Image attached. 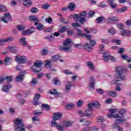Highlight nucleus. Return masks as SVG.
Wrapping results in <instances>:
<instances>
[{"label": "nucleus", "instance_id": "nucleus-1", "mask_svg": "<svg viewBox=\"0 0 131 131\" xmlns=\"http://www.w3.org/2000/svg\"><path fill=\"white\" fill-rule=\"evenodd\" d=\"M127 111L126 109L122 108L119 111V114L121 116H119L118 114H115L113 115L112 114H108L107 117L108 118H111L113 117V118H118L116 119L115 122L116 123H122L123 122H125L126 121V119H123L124 118V114H125Z\"/></svg>", "mask_w": 131, "mask_h": 131}, {"label": "nucleus", "instance_id": "nucleus-2", "mask_svg": "<svg viewBox=\"0 0 131 131\" xmlns=\"http://www.w3.org/2000/svg\"><path fill=\"white\" fill-rule=\"evenodd\" d=\"M73 42L71 39L68 38L63 42V46H59L58 48L60 51H64V52H70L72 50V45Z\"/></svg>", "mask_w": 131, "mask_h": 131}, {"label": "nucleus", "instance_id": "nucleus-3", "mask_svg": "<svg viewBox=\"0 0 131 131\" xmlns=\"http://www.w3.org/2000/svg\"><path fill=\"white\" fill-rule=\"evenodd\" d=\"M116 73L115 74V77L117 78H119L120 79H122L123 80H125V76L123 75L124 72H127V69H123L121 67H117L116 68Z\"/></svg>", "mask_w": 131, "mask_h": 131}, {"label": "nucleus", "instance_id": "nucleus-4", "mask_svg": "<svg viewBox=\"0 0 131 131\" xmlns=\"http://www.w3.org/2000/svg\"><path fill=\"white\" fill-rule=\"evenodd\" d=\"M14 128L16 131H26L23 120L17 118L14 120Z\"/></svg>", "mask_w": 131, "mask_h": 131}, {"label": "nucleus", "instance_id": "nucleus-5", "mask_svg": "<svg viewBox=\"0 0 131 131\" xmlns=\"http://www.w3.org/2000/svg\"><path fill=\"white\" fill-rule=\"evenodd\" d=\"M42 65V62L41 61H36L34 63V66L31 67L32 71L33 72H35V73H39V72H40V70H36L35 69H34V67H37V68H39L41 67V66Z\"/></svg>", "mask_w": 131, "mask_h": 131}, {"label": "nucleus", "instance_id": "nucleus-6", "mask_svg": "<svg viewBox=\"0 0 131 131\" xmlns=\"http://www.w3.org/2000/svg\"><path fill=\"white\" fill-rule=\"evenodd\" d=\"M102 54H103V60L105 62H108L109 60H111L112 62H115L116 61L115 57L109 55V52H104Z\"/></svg>", "mask_w": 131, "mask_h": 131}, {"label": "nucleus", "instance_id": "nucleus-7", "mask_svg": "<svg viewBox=\"0 0 131 131\" xmlns=\"http://www.w3.org/2000/svg\"><path fill=\"white\" fill-rule=\"evenodd\" d=\"M15 61L17 63L25 64L26 61H27V57L25 56L17 55L15 56Z\"/></svg>", "mask_w": 131, "mask_h": 131}, {"label": "nucleus", "instance_id": "nucleus-8", "mask_svg": "<svg viewBox=\"0 0 131 131\" xmlns=\"http://www.w3.org/2000/svg\"><path fill=\"white\" fill-rule=\"evenodd\" d=\"M77 113L81 116V117H83V116H86V117H91V116H93L90 110H86L84 113L81 111H78Z\"/></svg>", "mask_w": 131, "mask_h": 131}, {"label": "nucleus", "instance_id": "nucleus-9", "mask_svg": "<svg viewBox=\"0 0 131 131\" xmlns=\"http://www.w3.org/2000/svg\"><path fill=\"white\" fill-rule=\"evenodd\" d=\"M0 19L2 22H4V23L7 24L8 21H11L12 20V17H11L10 13H7L4 14V17H1Z\"/></svg>", "mask_w": 131, "mask_h": 131}, {"label": "nucleus", "instance_id": "nucleus-10", "mask_svg": "<svg viewBox=\"0 0 131 131\" xmlns=\"http://www.w3.org/2000/svg\"><path fill=\"white\" fill-rule=\"evenodd\" d=\"M86 12L82 11L79 14H75L74 15H71V17H73L74 19L76 20L77 19H80V18H84L86 17Z\"/></svg>", "mask_w": 131, "mask_h": 131}, {"label": "nucleus", "instance_id": "nucleus-11", "mask_svg": "<svg viewBox=\"0 0 131 131\" xmlns=\"http://www.w3.org/2000/svg\"><path fill=\"white\" fill-rule=\"evenodd\" d=\"M13 40H14V38L13 37H9L6 39H0V47L5 46L8 41H13Z\"/></svg>", "mask_w": 131, "mask_h": 131}, {"label": "nucleus", "instance_id": "nucleus-12", "mask_svg": "<svg viewBox=\"0 0 131 131\" xmlns=\"http://www.w3.org/2000/svg\"><path fill=\"white\" fill-rule=\"evenodd\" d=\"M26 74V71H22L20 72L19 74L16 76L15 78L16 81H23V77H24V76Z\"/></svg>", "mask_w": 131, "mask_h": 131}, {"label": "nucleus", "instance_id": "nucleus-13", "mask_svg": "<svg viewBox=\"0 0 131 131\" xmlns=\"http://www.w3.org/2000/svg\"><path fill=\"white\" fill-rule=\"evenodd\" d=\"M93 107H94V108H99L100 103H99V102H98L89 103L88 104V109H89L90 112H92V111H93Z\"/></svg>", "mask_w": 131, "mask_h": 131}, {"label": "nucleus", "instance_id": "nucleus-14", "mask_svg": "<svg viewBox=\"0 0 131 131\" xmlns=\"http://www.w3.org/2000/svg\"><path fill=\"white\" fill-rule=\"evenodd\" d=\"M95 83H96V81L95 78H94V76H92L90 78L89 80V87L90 90H92V89H94L95 88Z\"/></svg>", "mask_w": 131, "mask_h": 131}, {"label": "nucleus", "instance_id": "nucleus-15", "mask_svg": "<svg viewBox=\"0 0 131 131\" xmlns=\"http://www.w3.org/2000/svg\"><path fill=\"white\" fill-rule=\"evenodd\" d=\"M29 20L31 22H35L34 25L36 26L38 24V21L39 19L38 17H36L35 15H31L29 16Z\"/></svg>", "mask_w": 131, "mask_h": 131}, {"label": "nucleus", "instance_id": "nucleus-16", "mask_svg": "<svg viewBox=\"0 0 131 131\" xmlns=\"http://www.w3.org/2000/svg\"><path fill=\"white\" fill-rule=\"evenodd\" d=\"M35 31V28L34 27H32L31 28V29L25 30L23 31L22 34L23 35H27V34H31L33 33Z\"/></svg>", "mask_w": 131, "mask_h": 131}, {"label": "nucleus", "instance_id": "nucleus-17", "mask_svg": "<svg viewBox=\"0 0 131 131\" xmlns=\"http://www.w3.org/2000/svg\"><path fill=\"white\" fill-rule=\"evenodd\" d=\"M120 35L122 36H125V35H126V36H130L131 32L128 30H123L120 32Z\"/></svg>", "mask_w": 131, "mask_h": 131}, {"label": "nucleus", "instance_id": "nucleus-18", "mask_svg": "<svg viewBox=\"0 0 131 131\" xmlns=\"http://www.w3.org/2000/svg\"><path fill=\"white\" fill-rule=\"evenodd\" d=\"M71 86H73L72 84V82L71 81H68L67 83L66 84L65 90L66 93H69L70 92V89H71Z\"/></svg>", "mask_w": 131, "mask_h": 131}, {"label": "nucleus", "instance_id": "nucleus-19", "mask_svg": "<svg viewBox=\"0 0 131 131\" xmlns=\"http://www.w3.org/2000/svg\"><path fill=\"white\" fill-rule=\"evenodd\" d=\"M8 51H9L11 53H17L18 52V47L16 46H9Z\"/></svg>", "mask_w": 131, "mask_h": 131}, {"label": "nucleus", "instance_id": "nucleus-20", "mask_svg": "<svg viewBox=\"0 0 131 131\" xmlns=\"http://www.w3.org/2000/svg\"><path fill=\"white\" fill-rule=\"evenodd\" d=\"M118 17L116 16H111L107 18V23H111L112 22H118Z\"/></svg>", "mask_w": 131, "mask_h": 131}, {"label": "nucleus", "instance_id": "nucleus-21", "mask_svg": "<svg viewBox=\"0 0 131 131\" xmlns=\"http://www.w3.org/2000/svg\"><path fill=\"white\" fill-rule=\"evenodd\" d=\"M77 35L79 36H83V37H85L87 39H91L92 36L90 35H88L86 34H84L83 35L81 34V31L80 30L78 31Z\"/></svg>", "mask_w": 131, "mask_h": 131}, {"label": "nucleus", "instance_id": "nucleus-22", "mask_svg": "<svg viewBox=\"0 0 131 131\" xmlns=\"http://www.w3.org/2000/svg\"><path fill=\"white\" fill-rule=\"evenodd\" d=\"M61 117H62V114L60 113H55L53 116V120L54 121H56V120L60 119Z\"/></svg>", "mask_w": 131, "mask_h": 131}, {"label": "nucleus", "instance_id": "nucleus-23", "mask_svg": "<svg viewBox=\"0 0 131 131\" xmlns=\"http://www.w3.org/2000/svg\"><path fill=\"white\" fill-rule=\"evenodd\" d=\"M106 94L113 98H116V97H117V93L114 91H108L106 92Z\"/></svg>", "mask_w": 131, "mask_h": 131}, {"label": "nucleus", "instance_id": "nucleus-24", "mask_svg": "<svg viewBox=\"0 0 131 131\" xmlns=\"http://www.w3.org/2000/svg\"><path fill=\"white\" fill-rule=\"evenodd\" d=\"M115 1V0H107L108 4L112 9H115L117 6L116 4L114 3Z\"/></svg>", "mask_w": 131, "mask_h": 131}, {"label": "nucleus", "instance_id": "nucleus-25", "mask_svg": "<svg viewBox=\"0 0 131 131\" xmlns=\"http://www.w3.org/2000/svg\"><path fill=\"white\" fill-rule=\"evenodd\" d=\"M106 21V18L104 16H100L96 18V23L98 24H100V23H103V22H105Z\"/></svg>", "mask_w": 131, "mask_h": 131}, {"label": "nucleus", "instance_id": "nucleus-26", "mask_svg": "<svg viewBox=\"0 0 131 131\" xmlns=\"http://www.w3.org/2000/svg\"><path fill=\"white\" fill-rule=\"evenodd\" d=\"M49 92L51 95H53L55 98H58V96L60 95V93L56 89H53L51 91H49Z\"/></svg>", "mask_w": 131, "mask_h": 131}, {"label": "nucleus", "instance_id": "nucleus-27", "mask_svg": "<svg viewBox=\"0 0 131 131\" xmlns=\"http://www.w3.org/2000/svg\"><path fill=\"white\" fill-rule=\"evenodd\" d=\"M83 47L85 50H86V51L88 52H92V51H93V48L90 46V44L88 43H85L83 45Z\"/></svg>", "mask_w": 131, "mask_h": 131}, {"label": "nucleus", "instance_id": "nucleus-28", "mask_svg": "<svg viewBox=\"0 0 131 131\" xmlns=\"http://www.w3.org/2000/svg\"><path fill=\"white\" fill-rule=\"evenodd\" d=\"M12 85L10 83L7 84V85H4L3 86V92H5V93H7V92H9V90L10 89H11Z\"/></svg>", "mask_w": 131, "mask_h": 131}, {"label": "nucleus", "instance_id": "nucleus-29", "mask_svg": "<svg viewBox=\"0 0 131 131\" xmlns=\"http://www.w3.org/2000/svg\"><path fill=\"white\" fill-rule=\"evenodd\" d=\"M24 1V6L25 7H30L32 5L31 0H23Z\"/></svg>", "mask_w": 131, "mask_h": 131}, {"label": "nucleus", "instance_id": "nucleus-30", "mask_svg": "<svg viewBox=\"0 0 131 131\" xmlns=\"http://www.w3.org/2000/svg\"><path fill=\"white\" fill-rule=\"evenodd\" d=\"M69 29H70L69 26H64L62 27L61 29L59 30V32H60V33H64V32H66Z\"/></svg>", "mask_w": 131, "mask_h": 131}, {"label": "nucleus", "instance_id": "nucleus-31", "mask_svg": "<svg viewBox=\"0 0 131 131\" xmlns=\"http://www.w3.org/2000/svg\"><path fill=\"white\" fill-rule=\"evenodd\" d=\"M86 65H87L91 70L94 71V69H95V66H94V63H93L92 61H88Z\"/></svg>", "mask_w": 131, "mask_h": 131}, {"label": "nucleus", "instance_id": "nucleus-32", "mask_svg": "<svg viewBox=\"0 0 131 131\" xmlns=\"http://www.w3.org/2000/svg\"><path fill=\"white\" fill-rule=\"evenodd\" d=\"M68 8L70 11H74V9H75V4L74 3H70Z\"/></svg>", "mask_w": 131, "mask_h": 131}, {"label": "nucleus", "instance_id": "nucleus-33", "mask_svg": "<svg viewBox=\"0 0 131 131\" xmlns=\"http://www.w3.org/2000/svg\"><path fill=\"white\" fill-rule=\"evenodd\" d=\"M20 42L23 47H26V46H27V42L26 41V39L25 38H20Z\"/></svg>", "mask_w": 131, "mask_h": 131}, {"label": "nucleus", "instance_id": "nucleus-34", "mask_svg": "<svg viewBox=\"0 0 131 131\" xmlns=\"http://www.w3.org/2000/svg\"><path fill=\"white\" fill-rule=\"evenodd\" d=\"M11 60H12V58L10 57H6L4 61V64L5 65H9V63H10V61H11Z\"/></svg>", "mask_w": 131, "mask_h": 131}, {"label": "nucleus", "instance_id": "nucleus-35", "mask_svg": "<svg viewBox=\"0 0 131 131\" xmlns=\"http://www.w3.org/2000/svg\"><path fill=\"white\" fill-rule=\"evenodd\" d=\"M80 122H85L84 124L85 125H88V124H91L92 123L91 121H87L85 118H83L82 119L79 120Z\"/></svg>", "mask_w": 131, "mask_h": 131}, {"label": "nucleus", "instance_id": "nucleus-36", "mask_svg": "<svg viewBox=\"0 0 131 131\" xmlns=\"http://www.w3.org/2000/svg\"><path fill=\"white\" fill-rule=\"evenodd\" d=\"M37 79L36 78H32L31 82L30 85H35V84H37L38 83Z\"/></svg>", "mask_w": 131, "mask_h": 131}, {"label": "nucleus", "instance_id": "nucleus-37", "mask_svg": "<svg viewBox=\"0 0 131 131\" xmlns=\"http://www.w3.org/2000/svg\"><path fill=\"white\" fill-rule=\"evenodd\" d=\"M121 57L123 60H126L128 63L130 62L131 59H128V57L124 54H121Z\"/></svg>", "mask_w": 131, "mask_h": 131}, {"label": "nucleus", "instance_id": "nucleus-38", "mask_svg": "<svg viewBox=\"0 0 131 131\" xmlns=\"http://www.w3.org/2000/svg\"><path fill=\"white\" fill-rule=\"evenodd\" d=\"M45 67H51L52 66V61L46 60L45 61Z\"/></svg>", "mask_w": 131, "mask_h": 131}, {"label": "nucleus", "instance_id": "nucleus-39", "mask_svg": "<svg viewBox=\"0 0 131 131\" xmlns=\"http://www.w3.org/2000/svg\"><path fill=\"white\" fill-rule=\"evenodd\" d=\"M113 128H117L118 131H123V128L120 127L118 125L114 124L113 125Z\"/></svg>", "mask_w": 131, "mask_h": 131}, {"label": "nucleus", "instance_id": "nucleus-40", "mask_svg": "<svg viewBox=\"0 0 131 131\" xmlns=\"http://www.w3.org/2000/svg\"><path fill=\"white\" fill-rule=\"evenodd\" d=\"M5 79L7 82H11V81H13V76H9L6 77Z\"/></svg>", "mask_w": 131, "mask_h": 131}, {"label": "nucleus", "instance_id": "nucleus-41", "mask_svg": "<svg viewBox=\"0 0 131 131\" xmlns=\"http://www.w3.org/2000/svg\"><path fill=\"white\" fill-rule=\"evenodd\" d=\"M16 28L18 31H22V30H24V29H25V26L23 25H17L16 26Z\"/></svg>", "mask_w": 131, "mask_h": 131}, {"label": "nucleus", "instance_id": "nucleus-42", "mask_svg": "<svg viewBox=\"0 0 131 131\" xmlns=\"http://www.w3.org/2000/svg\"><path fill=\"white\" fill-rule=\"evenodd\" d=\"M59 21H60V22H61V23H63V24H66V25L69 24V21H66L65 18H62V17L59 18Z\"/></svg>", "mask_w": 131, "mask_h": 131}, {"label": "nucleus", "instance_id": "nucleus-43", "mask_svg": "<svg viewBox=\"0 0 131 131\" xmlns=\"http://www.w3.org/2000/svg\"><path fill=\"white\" fill-rule=\"evenodd\" d=\"M94 15H95V12L93 11H90L88 14V16L86 17L87 18H92V17L94 16Z\"/></svg>", "mask_w": 131, "mask_h": 131}, {"label": "nucleus", "instance_id": "nucleus-44", "mask_svg": "<svg viewBox=\"0 0 131 131\" xmlns=\"http://www.w3.org/2000/svg\"><path fill=\"white\" fill-rule=\"evenodd\" d=\"M126 10H127V8L124 7V8H121V9H117L116 11V12H118V13H121L122 12H125V11H126Z\"/></svg>", "mask_w": 131, "mask_h": 131}, {"label": "nucleus", "instance_id": "nucleus-45", "mask_svg": "<svg viewBox=\"0 0 131 131\" xmlns=\"http://www.w3.org/2000/svg\"><path fill=\"white\" fill-rule=\"evenodd\" d=\"M43 28H45V27L41 24H38L37 26V29L38 30H43Z\"/></svg>", "mask_w": 131, "mask_h": 131}, {"label": "nucleus", "instance_id": "nucleus-46", "mask_svg": "<svg viewBox=\"0 0 131 131\" xmlns=\"http://www.w3.org/2000/svg\"><path fill=\"white\" fill-rule=\"evenodd\" d=\"M46 22L49 23V24H51L52 22H53V19L52 18L48 17L45 19Z\"/></svg>", "mask_w": 131, "mask_h": 131}, {"label": "nucleus", "instance_id": "nucleus-47", "mask_svg": "<svg viewBox=\"0 0 131 131\" xmlns=\"http://www.w3.org/2000/svg\"><path fill=\"white\" fill-rule=\"evenodd\" d=\"M96 93L99 94V95H103V94H104V90L101 89H97L96 90Z\"/></svg>", "mask_w": 131, "mask_h": 131}, {"label": "nucleus", "instance_id": "nucleus-48", "mask_svg": "<svg viewBox=\"0 0 131 131\" xmlns=\"http://www.w3.org/2000/svg\"><path fill=\"white\" fill-rule=\"evenodd\" d=\"M52 80L54 84H55V85H57V84H59L60 83V81L58 79L54 78Z\"/></svg>", "mask_w": 131, "mask_h": 131}, {"label": "nucleus", "instance_id": "nucleus-49", "mask_svg": "<svg viewBox=\"0 0 131 131\" xmlns=\"http://www.w3.org/2000/svg\"><path fill=\"white\" fill-rule=\"evenodd\" d=\"M74 106V104L73 103H69L67 105L66 108L67 109H69L70 110L71 108H72Z\"/></svg>", "mask_w": 131, "mask_h": 131}, {"label": "nucleus", "instance_id": "nucleus-50", "mask_svg": "<svg viewBox=\"0 0 131 131\" xmlns=\"http://www.w3.org/2000/svg\"><path fill=\"white\" fill-rule=\"evenodd\" d=\"M105 121V120L104 119V118L103 117L99 116L98 118L97 122H104Z\"/></svg>", "mask_w": 131, "mask_h": 131}, {"label": "nucleus", "instance_id": "nucleus-51", "mask_svg": "<svg viewBox=\"0 0 131 131\" xmlns=\"http://www.w3.org/2000/svg\"><path fill=\"white\" fill-rule=\"evenodd\" d=\"M40 98V94H36L34 96V100H36L38 101Z\"/></svg>", "mask_w": 131, "mask_h": 131}, {"label": "nucleus", "instance_id": "nucleus-52", "mask_svg": "<svg viewBox=\"0 0 131 131\" xmlns=\"http://www.w3.org/2000/svg\"><path fill=\"white\" fill-rule=\"evenodd\" d=\"M42 107H43V108H45V109H46V110L47 111H49V110L50 109V105L47 104H42Z\"/></svg>", "mask_w": 131, "mask_h": 131}, {"label": "nucleus", "instance_id": "nucleus-53", "mask_svg": "<svg viewBox=\"0 0 131 131\" xmlns=\"http://www.w3.org/2000/svg\"><path fill=\"white\" fill-rule=\"evenodd\" d=\"M108 32L111 33V34H115V33H116V32H115V30H114V28L108 30Z\"/></svg>", "mask_w": 131, "mask_h": 131}, {"label": "nucleus", "instance_id": "nucleus-54", "mask_svg": "<svg viewBox=\"0 0 131 131\" xmlns=\"http://www.w3.org/2000/svg\"><path fill=\"white\" fill-rule=\"evenodd\" d=\"M84 22H86V19L83 17L80 18L79 23L80 24H83Z\"/></svg>", "mask_w": 131, "mask_h": 131}, {"label": "nucleus", "instance_id": "nucleus-55", "mask_svg": "<svg viewBox=\"0 0 131 131\" xmlns=\"http://www.w3.org/2000/svg\"><path fill=\"white\" fill-rule=\"evenodd\" d=\"M52 60L54 62H56L58 59H59V55H55L52 57Z\"/></svg>", "mask_w": 131, "mask_h": 131}, {"label": "nucleus", "instance_id": "nucleus-56", "mask_svg": "<svg viewBox=\"0 0 131 131\" xmlns=\"http://www.w3.org/2000/svg\"><path fill=\"white\" fill-rule=\"evenodd\" d=\"M42 9H44L45 10H48L49 8H50V5L49 4H44L42 6Z\"/></svg>", "mask_w": 131, "mask_h": 131}, {"label": "nucleus", "instance_id": "nucleus-57", "mask_svg": "<svg viewBox=\"0 0 131 131\" xmlns=\"http://www.w3.org/2000/svg\"><path fill=\"white\" fill-rule=\"evenodd\" d=\"M112 42H115L116 43V45L120 46L121 41H120V40L114 39V40H112Z\"/></svg>", "mask_w": 131, "mask_h": 131}, {"label": "nucleus", "instance_id": "nucleus-58", "mask_svg": "<svg viewBox=\"0 0 131 131\" xmlns=\"http://www.w3.org/2000/svg\"><path fill=\"white\" fill-rule=\"evenodd\" d=\"M41 55H43V56L47 55L48 54V50L46 49H43L41 51Z\"/></svg>", "mask_w": 131, "mask_h": 131}, {"label": "nucleus", "instance_id": "nucleus-59", "mask_svg": "<svg viewBox=\"0 0 131 131\" xmlns=\"http://www.w3.org/2000/svg\"><path fill=\"white\" fill-rule=\"evenodd\" d=\"M33 104L35 106H38V105H39V102H38V100H36L35 99H34V100L32 102Z\"/></svg>", "mask_w": 131, "mask_h": 131}, {"label": "nucleus", "instance_id": "nucleus-60", "mask_svg": "<svg viewBox=\"0 0 131 131\" xmlns=\"http://www.w3.org/2000/svg\"><path fill=\"white\" fill-rule=\"evenodd\" d=\"M37 9L35 7H33L31 9V13H37Z\"/></svg>", "mask_w": 131, "mask_h": 131}, {"label": "nucleus", "instance_id": "nucleus-61", "mask_svg": "<svg viewBox=\"0 0 131 131\" xmlns=\"http://www.w3.org/2000/svg\"><path fill=\"white\" fill-rule=\"evenodd\" d=\"M63 73H65L66 75L72 74V72H70L69 70H64L63 71Z\"/></svg>", "mask_w": 131, "mask_h": 131}, {"label": "nucleus", "instance_id": "nucleus-62", "mask_svg": "<svg viewBox=\"0 0 131 131\" xmlns=\"http://www.w3.org/2000/svg\"><path fill=\"white\" fill-rule=\"evenodd\" d=\"M83 102L81 100H79L78 102H77V107H80L83 104Z\"/></svg>", "mask_w": 131, "mask_h": 131}, {"label": "nucleus", "instance_id": "nucleus-63", "mask_svg": "<svg viewBox=\"0 0 131 131\" xmlns=\"http://www.w3.org/2000/svg\"><path fill=\"white\" fill-rule=\"evenodd\" d=\"M57 129H58V130L62 131L63 129V126L61 125V124L58 125L57 126Z\"/></svg>", "mask_w": 131, "mask_h": 131}, {"label": "nucleus", "instance_id": "nucleus-64", "mask_svg": "<svg viewBox=\"0 0 131 131\" xmlns=\"http://www.w3.org/2000/svg\"><path fill=\"white\" fill-rule=\"evenodd\" d=\"M92 128L91 127H86L84 128H83V131H91Z\"/></svg>", "mask_w": 131, "mask_h": 131}]
</instances>
